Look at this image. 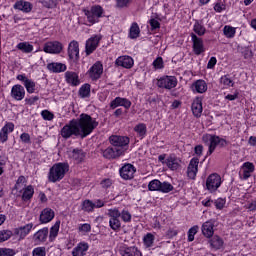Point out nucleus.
I'll use <instances>...</instances> for the list:
<instances>
[{"instance_id": "f257e3e1", "label": "nucleus", "mask_w": 256, "mask_h": 256, "mask_svg": "<svg viewBox=\"0 0 256 256\" xmlns=\"http://www.w3.org/2000/svg\"><path fill=\"white\" fill-rule=\"evenodd\" d=\"M99 122L89 114L82 113L78 119H72L68 124L60 130L63 139H71V137H80L85 139L89 137L97 129Z\"/></svg>"}, {"instance_id": "f03ea898", "label": "nucleus", "mask_w": 256, "mask_h": 256, "mask_svg": "<svg viewBox=\"0 0 256 256\" xmlns=\"http://www.w3.org/2000/svg\"><path fill=\"white\" fill-rule=\"evenodd\" d=\"M69 171V165L66 163H57L54 164L48 174V180L51 183H57V181H61L63 177H65V173Z\"/></svg>"}, {"instance_id": "7ed1b4c3", "label": "nucleus", "mask_w": 256, "mask_h": 256, "mask_svg": "<svg viewBox=\"0 0 256 256\" xmlns=\"http://www.w3.org/2000/svg\"><path fill=\"white\" fill-rule=\"evenodd\" d=\"M83 11L90 25H95V23H99V19H101V17H103V14L105 13V10H103V7H101L100 5H94L89 10L84 9Z\"/></svg>"}, {"instance_id": "20e7f679", "label": "nucleus", "mask_w": 256, "mask_h": 256, "mask_svg": "<svg viewBox=\"0 0 256 256\" xmlns=\"http://www.w3.org/2000/svg\"><path fill=\"white\" fill-rule=\"evenodd\" d=\"M149 191H161L162 193H170V191H173V185H171L169 182H161L157 179L152 180L148 184Z\"/></svg>"}, {"instance_id": "39448f33", "label": "nucleus", "mask_w": 256, "mask_h": 256, "mask_svg": "<svg viewBox=\"0 0 256 256\" xmlns=\"http://www.w3.org/2000/svg\"><path fill=\"white\" fill-rule=\"evenodd\" d=\"M107 215L110 218V228L113 231H119V229H121V221L119 220V217H121V212L119 211V209H109Z\"/></svg>"}, {"instance_id": "423d86ee", "label": "nucleus", "mask_w": 256, "mask_h": 256, "mask_svg": "<svg viewBox=\"0 0 256 256\" xmlns=\"http://www.w3.org/2000/svg\"><path fill=\"white\" fill-rule=\"evenodd\" d=\"M109 141L116 149H124V153L129 149L130 139L127 136H110Z\"/></svg>"}, {"instance_id": "0eeeda50", "label": "nucleus", "mask_w": 256, "mask_h": 256, "mask_svg": "<svg viewBox=\"0 0 256 256\" xmlns=\"http://www.w3.org/2000/svg\"><path fill=\"white\" fill-rule=\"evenodd\" d=\"M44 53H50L51 55H59L63 51V43L59 41H49L44 44Z\"/></svg>"}, {"instance_id": "6e6552de", "label": "nucleus", "mask_w": 256, "mask_h": 256, "mask_svg": "<svg viewBox=\"0 0 256 256\" xmlns=\"http://www.w3.org/2000/svg\"><path fill=\"white\" fill-rule=\"evenodd\" d=\"M218 187H221V176L217 173L209 175L206 180V189L210 193H215Z\"/></svg>"}, {"instance_id": "1a4fd4ad", "label": "nucleus", "mask_w": 256, "mask_h": 256, "mask_svg": "<svg viewBox=\"0 0 256 256\" xmlns=\"http://www.w3.org/2000/svg\"><path fill=\"white\" fill-rule=\"evenodd\" d=\"M103 157L105 159H117V157H121V155H125V149L123 148H116L108 147L107 149L102 151Z\"/></svg>"}, {"instance_id": "9d476101", "label": "nucleus", "mask_w": 256, "mask_h": 256, "mask_svg": "<svg viewBox=\"0 0 256 256\" xmlns=\"http://www.w3.org/2000/svg\"><path fill=\"white\" fill-rule=\"evenodd\" d=\"M202 141L203 143L209 144L208 155H212L213 151L217 148V145H219V136L205 134L202 137Z\"/></svg>"}, {"instance_id": "9b49d317", "label": "nucleus", "mask_w": 256, "mask_h": 256, "mask_svg": "<svg viewBox=\"0 0 256 256\" xmlns=\"http://www.w3.org/2000/svg\"><path fill=\"white\" fill-rule=\"evenodd\" d=\"M137 169H135V166L132 164H125L121 169H120V177L124 179L125 181H131L133 177H135V172Z\"/></svg>"}, {"instance_id": "f8f14e48", "label": "nucleus", "mask_w": 256, "mask_h": 256, "mask_svg": "<svg viewBox=\"0 0 256 256\" xmlns=\"http://www.w3.org/2000/svg\"><path fill=\"white\" fill-rule=\"evenodd\" d=\"M88 75L92 81H97V79H101V75H103V64L101 62H96L89 69Z\"/></svg>"}, {"instance_id": "ddd939ff", "label": "nucleus", "mask_w": 256, "mask_h": 256, "mask_svg": "<svg viewBox=\"0 0 256 256\" xmlns=\"http://www.w3.org/2000/svg\"><path fill=\"white\" fill-rule=\"evenodd\" d=\"M10 95L14 101H23L25 99V87L20 84L12 86Z\"/></svg>"}, {"instance_id": "4468645a", "label": "nucleus", "mask_w": 256, "mask_h": 256, "mask_svg": "<svg viewBox=\"0 0 256 256\" xmlns=\"http://www.w3.org/2000/svg\"><path fill=\"white\" fill-rule=\"evenodd\" d=\"M99 41H101L100 35H95L86 41V55H91L99 47Z\"/></svg>"}, {"instance_id": "2eb2a0df", "label": "nucleus", "mask_w": 256, "mask_h": 256, "mask_svg": "<svg viewBox=\"0 0 256 256\" xmlns=\"http://www.w3.org/2000/svg\"><path fill=\"white\" fill-rule=\"evenodd\" d=\"M15 124L7 122L0 131V142L5 143L9 139V133H13Z\"/></svg>"}, {"instance_id": "dca6fc26", "label": "nucleus", "mask_w": 256, "mask_h": 256, "mask_svg": "<svg viewBox=\"0 0 256 256\" xmlns=\"http://www.w3.org/2000/svg\"><path fill=\"white\" fill-rule=\"evenodd\" d=\"M199 171V160L198 158H192L187 168V175L189 179H195L197 172Z\"/></svg>"}, {"instance_id": "f3484780", "label": "nucleus", "mask_w": 256, "mask_h": 256, "mask_svg": "<svg viewBox=\"0 0 256 256\" xmlns=\"http://www.w3.org/2000/svg\"><path fill=\"white\" fill-rule=\"evenodd\" d=\"M192 43H193V51L195 55H201V53H205V47L203 46V39L197 37L195 34H191Z\"/></svg>"}, {"instance_id": "a211bd4d", "label": "nucleus", "mask_w": 256, "mask_h": 256, "mask_svg": "<svg viewBox=\"0 0 256 256\" xmlns=\"http://www.w3.org/2000/svg\"><path fill=\"white\" fill-rule=\"evenodd\" d=\"M158 87H162L164 89H174L177 87V79L175 77L161 78L157 83Z\"/></svg>"}, {"instance_id": "6ab92c4d", "label": "nucleus", "mask_w": 256, "mask_h": 256, "mask_svg": "<svg viewBox=\"0 0 256 256\" xmlns=\"http://www.w3.org/2000/svg\"><path fill=\"white\" fill-rule=\"evenodd\" d=\"M165 165H167L168 169H171V171H177V169L181 167V159L174 154H170L165 161Z\"/></svg>"}, {"instance_id": "aec40b11", "label": "nucleus", "mask_w": 256, "mask_h": 256, "mask_svg": "<svg viewBox=\"0 0 256 256\" xmlns=\"http://www.w3.org/2000/svg\"><path fill=\"white\" fill-rule=\"evenodd\" d=\"M16 79L18 81H22L23 85L27 91V93H33L35 91V82L29 78L25 74H19Z\"/></svg>"}, {"instance_id": "412c9836", "label": "nucleus", "mask_w": 256, "mask_h": 256, "mask_svg": "<svg viewBox=\"0 0 256 256\" xmlns=\"http://www.w3.org/2000/svg\"><path fill=\"white\" fill-rule=\"evenodd\" d=\"M215 222L212 220L206 221L202 225V234L204 237H207V239H211L213 237L215 230Z\"/></svg>"}, {"instance_id": "4be33fe9", "label": "nucleus", "mask_w": 256, "mask_h": 256, "mask_svg": "<svg viewBox=\"0 0 256 256\" xmlns=\"http://www.w3.org/2000/svg\"><path fill=\"white\" fill-rule=\"evenodd\" d=\"M68 57L77 61L79 59V42L73 40L68 46Z\"/></svg>"}, {"instance_id": "5701e85b", "label": "nucleus", "mask_w": 256, "mask_h": 256, "mask_svg": "<svg viewBox=\"0 0 256 256\" xmlns=\"http://www.w3.org/2000/svg\"><path fill=\"white\" fill-rule=\"evenodd\" d=\"M191 109L194 117L199 119L203 113V100L199 97L194 99Z\"/></svg>"}, {"instance_id": "b1692460", "label": "nucleus", "mask_w": 256, "mask_h": 256, "mask_svg": "<svg viewBox=\"0 0 256 256\" xmlns=\"http://www.w3.org/2000/svg\"><path fill=\"white\" fill-rule=\"evenodd\" d=\"M31 229H33V223L26 224L25 226L16 228L14 230V235L19 239H24L31 233Z\"/></svg>"}, {"instance_id": "393cba45", "label": "nucleus", "mask_w": 256, "mask_h": 256, "mask_svg": "<svg viewBox=\"0 0 256 256\" xmlns=\"http://www.w3.org/2000/svg\"><path fill=\"white\" fill-rule=\"evenodd\" d=\"M115 63L118 67H124V69H131L134 65V61L131 56H120L116 59Z\"/></svg>"}, {"instance_id": "a878e982", "label": "nucleus", "mask_w": 256, "mask_h": 256, "mask_svg": "<svg viewBox=\"0 0 256 256\" xmlns=\"http://www.w3.org/2000/svg\"><path fill=\"white\" fill-rule=\"evenodd\" d=\"M14 9H18V11H22L23 13H31L33 11V4L25 0H19L14 4Z\"/></svg>"}, {"instance_id": "bb28decb", "label": "nucleus", "mask_w": 256, "mask_h": 256, "mask_svg": "<svg viewBox=\"0 0 256 256\" xmlns=\"http://www.w3.org/2000/svg\"><path fill=\"white\" fill-rule=\"evenodd\" d=\"M112 109H117V107H125L129 109L131 107V102L127 98L116 97L110 104Z\"/></svg>"}, {"instance_id": "cd10ccee", "label": "nucleus", "mask_w": 256, "mask_h": 256, "mask_svg": "<svg viewBox=\"0 0 256 256\" xmlns=\"http://www.w3.org/2000/svg\"><path fill=\"white\" fill-rule=\"evenodd\" d=\"M49 235V229L48 228H42L38 230L34 236H33V241L34 243H45L47 241V236Z\"/></svg>"}, {"instance_id": "c85d7f7f", "label": "nucleus", "mask_w": 256, "mask_h": 256, "mask_svg": "<svg viewBox=\"0 0 256 256\" xmlns=\"http://www.w3.org/2000/svg\"><path fill=\"white\" fill-rule=\"evenodd\" d=\"M70 159L75 161V163H83L85 161L86 154L81 149H74L68 152Z\"/></svg>"}, {"instance_id": "c756f323", "label": "nucleus", "mask_w": 256, "mask_h": 256, "mask_svg": "<svg viewBox=\"0 0 256 256\" xmlns=\"http://www.w3.org/2000/svg\"><path fill=\"white\" fill-rule=\"evenodd\" d=\"M55 217V212L51 208L44 209L40 214L41 223H49L53 221Z\"/></svg>"}, {"instance_id": "7c9ffc66", "label": "nucleus", "mask_w": 256, "mask_h": 256, "mask_svg": "<svg viewBox=\"0 0 256 256\" xmlns=\"http://www.w3.org/2000/svg\"><path fill=\"white\" fill-rule=\"evenodd\" d=\"M47 69L52 73H63L67 71V65L63 63L52 62L47 65Z\"/></svg>"}, {"instance_id": "2f4dec72", "label": "nucleus", "mask_w": 256, "mask_h": 256, "mask_svg": "<svg viewBox=\"0 0 256 256\" xmlns=\"http://www.w3.org/2000/svg\"><path fill=\"white\" fill-rule=\"evenodd\" d=\"M89 250V244L81 242L72 251L73 256H85V253Z\"/></svg>"}, {"instance_id": "473e14b6", "label": "nucleus", "mask_w": 256, "mask_h": 256, "mask_svg": "<svg viewBox=\"0 0 256 256\" xmlns=\"http://www.w3.org/2000/svg\"><path fill=\"white\" fill-rule=\"evenodd\" d=\"M255 171V165L251 162H245L242 165V177L243 179H249L251 173Z\"/></svg>"}, {"instance_id": "72a5a7b5", "label": "nucleus", "mask_w": 256, "mask_h": 256, "mask_svg": "<svg viewBox=\"0 0 256 256\" xmlns=\"http://www.w3.org/2000/svg\"><path fill=\"white\" fill-rule=\"evenodd\" d=\"M120 254L122 256H141V251L135 246L133 247H122L120 249Z\"/></svg>"}, {"instance_id": "f704fd0d", "label": "nucleus", "mask_w": 256, "mask_h": 256, "mask_svg": "<svg viewBox=\"0 0 256 256\" xmlns=\"http://www.w3.org/2000/svg\"><path fill=\"white\" fill-rule=\"evenodd\" d=\"M192 91L196 93H206L207 91V82L204 80H197L192 84Z\"/></svg>"}, {"instance_id": "c9c22d12", "label": "nucleus", "mask_w": 256, "mask_h": 256, "mask_svg": "<svg viewBox=\"0 0 256 256\" xmlns=\"http://www.w3.org/2000/svg\"><path fill=\"white\" fill-rule=\"evenodd\" d=\"M65 79L70 84L73 85V87H77L79 85V75L75 72L67 71L65 73Z\"/></svg>"}, {"instance_id": "e433bc0d", "label": "nucleus", "mask_w": 256, "mask_h": 256, "mask_svg": "<svg viewBox=\"0 0 256 256\" xmlns=\"http://www.w3.org/2000/svg\"><path fill=\"white\" fill-rule=\"evenodd\" d=\"M16 49L22 53H33V45L29 42H20L17 44Z\"/></svg>"}, {"instance_id": "4c0bfd02", "label": "nucleus", "mask_w": 256, "mask_h": 256, "mask_svg": "<svg viewBox=\"0 0 256 256\" xmlns=\"http://www.w3.org/2000/svg\"><path fill=\"white\" fill-rule=\"evenodd\" d=\"M34 193L35 189L31 185L27 186L22 194V201H30V199H33Z\"/></svg>"}, {"instance_id": "58836bf2", "label": "nucleus", "mask_w": 256, "mask_h": 256, "mask_svg": "<svg viewBox=\"0 0 256 256\" xmlns=\"http://www.w3.org/2000/svg\"><path fill=\"white\" fill-rule=\"evenodd\" d=\"M210 246L212 249H221V247H223V239L219 236H214L212 239H210L209 241Z\"/></svg>"}, {"instance_id": "ea45409f", "label": "nucleus", "mask_w": 256, "mask_h": 256, "mask_svg": "<svg viewBox=\"0 0 256 256\" xmlns=\"http://www.w3.org/2000/svg\"><path fill=\"white\" fill-rule=\"evenodd\" d=\"M141 33V30L139 29V25L137 22L132 23L129 31V37L130 39H137Z\"/></svg>"}, {"instance_id": "a19ab883", "label": "nucleus", "mask_w": 256, "mask_h": 256, "mask_svg": "<svg viewBox=\"0 0 256 256\" xmlns=\"http://www.w3.org/2000/svg\"><path fill=\"white\" fill-rule=\"evenodd\" d=\"M134 131L139 137H145L147 134V126L144 123H140L134 127Z\"/></svg>"}, {"instance_id": "79ce46f5", "label": "nucleus", "mask_w": 256, "mask_h": 256, "mask_svg": "<svg viewBox=\"0 0 256 256\" xmlns=\"http://www.w3.org/2000/svg\"><path fill=\"white\" fill-rule=\"evenodd\" d=\"M79 95L82 98L89 97V95H91V85L89 84L82 85L79 90Z\"/></svg>"}, {"instance_id": "37998d69", "label": "nucleus", "mask_w": 256, "mask_h": 256, "mask_svg": "<svg viewBox=\"0 0 256 256\" xmlns=\"http://www.w3.org/2000/svg\"><path fill=\"white\" fill-rule=\"evenodd\" d=\"M95 209V204L91 200H85L82 203V211H86L87 213H91Z\"/></svg>"}, {"instance_id": "c03bdc74", "label": "nucleus", "mask_w": 256, "mask_h": 256, "mask_svg": "<svg viewBox=\"0 0 256 256\" xmlns=\"http://www.w3.org/2000/svg\"><path fill=\"white\" fill-rule=\"evenodd\" d=\"M61 225V221H57L50 229V239H55L57 235H59V227Z\"/></svg>"}, {"instance_id": "a18cd8bd", "label": "nucleus", "mask_w": 256, "mask_h": 256, "mask_svg": "<svg viewBox=\"0 0 256 256\" xmlns=\"http://www.w3.org/2000/svg\"><path fill=\"white\" fill-rule=\"evenodd\" d=\"M27 183V178H25V176H19L14 189H16V191H19V189H23L25 187Z\"/></svg>"}, {"instance_id": "49530a36", "label": "nucleus", "mask_w": 256, "mask_h": 256, "mask_svg": "<svg viewBox=\"0 0 256 256\" xmlns=\"http://www.w3.org/2000/svg\"><path fill=\"white\" fill-rule=\"evenodd\" d=\"M143 241H144V245L146 247H152V245H153V243L155 241V236L153 234H151V233H148V234H146L144 236Z\"/></svg>"}, {"instance_id": "de8ad7c7", "label": "nucleus", "mask_w": 256, "mask_h": 256, "mask_svg": "<svg viewBox=\"0 0 256 256\" xmlns=\"http://www.w3.org/2000/svg\"><path fill=\"white\" fill-rule=\"evenodd\" d=\"M12 235L13 233L9 230L0 231V243H3L4 241L11 239Z\"/></svg>"}, {"instance_id": "09e8293b", "label": "nucleus", "mask_w": 256, "mask_h": 256, "mask_svg": "<svg viewBox=\"0 0 256 256\" xmlns=\"http://www.w3.org/2000/svg\"><path fill=\"white\" fill-rule=\"evenodd\" d=\"M199 231V226H194L189 229L188 231V241H195V235H197V232Z\"/></svg>"}, {"instance_id": "8fccbe9b", "label": "nucleus", "mask_w": 256, "mask_h": 256, "mask_svg": "<svg viewBox=\"0 0 256 256\" xmlns=\"http://www.w3.org/2000/svg\"><path fill=\"white\" fill-rule=\"evenodd\" d=\"M47 250L45 247H37L32 251V256H46Z\"/></svg>"}, {"instance_id": "3c124183", "label": "nucleus", "mask_w": 256, "mask_h": 256, "mask_svg": "<svg viewBox=\"0 0 256 256\" xmlns=\"http://www.w3.org/2000/svg\"><path fill=\"white\" fill-rule=\"evenodd\" d=\"M220 82L225 87H233V80H231V78H229L227 75L222 76Z\"/></svg>"}, {"instance_id": "603ef678", "label": "nucleus", "mask_w": 256, "mask_h": 256, "mask_svg": "<svg viewBox=\"0 0 256 256\" xmlns=\"http://www.w3.org/2000/svg\"><path fill=\"white\" fill-rule=\"evenodd\" d=\"M41 115L45 121H53V119L55 117V115L52 112H50L49 110H43L41 112Z\"/></svg>"}, {"instance_id": "864d4df0", "label": "nucleus", "mask_w": 256, "mask_h": 256, "mask_svg": "<svg viewBox=\"0 0 256 256\" xmlns=\"http://www.w3.org/2000/svg\"><path fill=\"white\" fill-rule=\"evenodd\" d=\"M224 35L228 38L235 37V29L231 26H225Z\"/></svg>"}, {"instance_id": "5fc2aeb1", "label": "nucleus", "mask_w": 256, "mask_h": 256, "mask_svg": "<svg viewBox=\"0 0 256 256\" xmlns=\"http://www.w3.org/2000/svg\"><path fill=\"white\" fill-rule=\"evenodd\" d=\"M15 255V250L11 248H0V256H13Z\"/></svg>"}, {"instance_id": "6e6d98bb", "label": "nucleus", "mask_w": 256, "mask_h": 256, "mask_svg": "<svg viewBox=\"0 0 256 256\" xmlns=\"http://www.w3.org/2000/svg\"><path fill=\"white\" fill-rule=\"evenodd\" d=\"M194 32L201 37L202 35H205V27L197 23L194 25Z\"/></svg>"}, {"instance_id": "4d7b16f0", "label": "nucleus", "mask_w": 256, "mask_h": 256, "mask_svg": "<svg viewBox=\"0 0 256 256\" xmlns=\"http://www.w3.org/2000/svg\"><path fill=\"white\" fill-rule=\"evenodd\" d=\"M120 217H122V221L125 223H129V221H131V213L127 210H123L122 213H120Z\"/></svg>"}, {"instance_id": "13d9d810", "label": "nucleus", "mask_w": 256, "mask_h": 256, "mask_svg": "<svg viewBox=\"0 0 256 256\" xmlns=\"http://www.w3.org/2000/svg\"><path fill=\"white\" fill-rule=\"evenodd\" d=\"M153 66L155 69H163V58L158 57L154 62Z\"/></svg>"}, {"instance_id": "bf43d9fd", "label": "nucleus", "mask_w": 256, "mask_h": 256, "mask_svg": "<svg viewBox=\"0 0 256 256\" xmlns=\"http://www.w3.org/2000/svg\"><path fill=\"white\" fill-rule=\"evenodd\" d=\"M214 205L216 209H223L225 207V199L218 198L215 202Z\"/></svg>"}, {"instance_id": "052dcab7", "label": "nucleus", "mask_w": 256, "mask_h": 256, "mask_svg": "<svg viewBox=\"0 0 256 256\" xmlns=\"http://www.w3.org/2000/svg\"><path fill=\"white\" fill-rule=\"evenodd\" d=\"M20 139L23 143H31V136L29 133H22Z\"/></svg>"}, {"instance_id": "680f3d73", "label": "nucleus", "mask_w": 256, "mask_h": 256, "mask_svg": "<svg viewBox=\"0 0 256 256\" xmlns=\"http://www.w3.org/2000/svg\"><path fill=\"white\" fill-rule=\"evenodd\" d=\"M150 26L152 27V30L159 29L161 27V23H159L157 19L152 18L150 20Z\"/></svg>"}, {"instance_id": "e2e57ef3", "label": "nucleus", "mask_w": 256, "mask_h": 256, "mask_svg": "<svg viewBox=\"0 0 256 256\" xmlns=\"http://www.w3.org/2000/svg\"><path fill=\"white\" fill-rule=\"evenodd\" d=\"M44 5L48 9H53V7H55L57 4L55 3V0H45Z\"/></svg>"}, {"instance_id": "0e129e2a", "label": "nucleus", "mask_w": 256, "mask_h": 256, "mask_svg": "<svg viewBox=\"0 0 256 256\" xmlns=\"http://www.w3.org/2000/svg\"><path fill=\"white\" fill-rule=\"evenodd\" d=\"M215 65H217V58L211 57L208 64H207V68L208 69H213V67H215Z\"/></svg>"}, {"instance_id": "69168bd1", "label": "nucleus", "mask_w": 256, "mask_h": 256, "mask_svg": "<svg viewBox=\"0 0 256 256\" xmlns=\"http://www.w3.org/2000/svg\"><path fill=\"white\" fill-rule=\"evenodd\" d=\"M79 231H84V233H89V231H91V225L90 224H82L79 227Z\"/></svg>"}, {"instance_id": "338daca9", "label": "nucleus", "mask_w": 256, "mask_h": 256, "mask_svg": "<svg viewBox=\"0 0 256 256\" xmlns=\"http://www.w3.org/2000/svg\"><path fill=\"white\" fill-rule=\"evenodd\" d=\"M128 3H131V0H117V7H127Z\"/></svg>"}, {"instance_id": "774afa93", "label": "nucleus", "mask_w": 256, "mask_h": 256, "mask_svg": "<svg viewBox=\"0 0 256 256\" xmlns=\"http://www.w3.org/2000/svg\"><path fill=\"white\" fill-rule=\"evenodd\" d=\"M246 209H248L249 211H256V200L249 202L246 206Z\"/></svg>"}]
</instances>
